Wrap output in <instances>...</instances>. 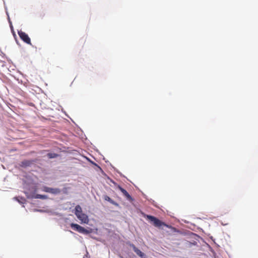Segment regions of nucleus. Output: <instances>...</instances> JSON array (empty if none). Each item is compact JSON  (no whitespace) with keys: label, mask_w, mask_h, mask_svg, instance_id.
Masks as SVG:
<instances>
[{"label":"nucleus","mask_w":258,"mask_h":258,"mask_svg":"<svg viewBox=\"0 0 258 258\" xmlns=\"http://www.w3.org/2000/svg\"><path fill=\"white\" fill-rule=\"evenodd\" d=\"M146 219L150 221V222L155 226L158 228H161L163 226L168 227V226L164 222L161 221L155 217L151 215H147L145 216Z\"/></svg>","instance_id":"f257e3e1"},{"label":"nucleus","mask_w":258,"mask_h":258,"mask_svg":"<svg viewBox=\"0 0 258 258\" xmlns=\"http://www.w3.org/2000/svg\"><path fill=\"white\" fill-rule=\"evenodd\" d=\"M71 227L72 228H73L74 230L83 234H88L89 233V231L84 228V227L81 226L80 225L75 224V223H71Z\"/></svg>","instance_id":"f03ea898"},{"label":"nucleus","mask_w":258,"mask_h":258,"mask_svg":"<svg viewBox=\"0 0 258 258\" xmlns=\"http://www.w3.org/2000/svg\"><path fill=\"white\" fill-rule=\"evenodd\" d=\"M18 35L24 42L28 44H31L30 38L25 32L19 31H18Z\"/></svg>","instance_id":"7ed1b4c3"},{"label":"nucleus","mask_w":258,"mask_h":258,"mask_svg":"<svg viewBox=\"0 0 258 258\" xmlns=\"http://www.w3.org/2000/svg\"><path fill=\"white\" fill-rule=\"evenodd\" d=\"M43 191L55 195L58 194L60 192V190L58 188H53L47 186H44L43 187Z\"/></svg>","instance_id":"20e7f679"},{"label":"nucleus","mask_w":258,"mask_h":258,"mask_svg":"<svg viewBox=\"0 0 258 258\" xmlns=\"http://www.w3.org/2000/svg\"><path fill=\"white\" fill-rule=\"evenodd\" d=\"M77 218L84 223H88L89 221L87 215L84 213H81L79 215L77 214Z\"/></svg>","instance_id":"39448f33"},{"label":"nucleus","mask_w":258,"mask_h":258,"mask_svg":"<svg viewBox=\"0 0 258 258\" xmlns=\"http://www.w3.org/2000/svg\"><path fill=\"white\" fill-rule=\"evenodd\" d=\"M130 246L133 248L134 251L136 253V254L143 258L145 257V254L142 252L140 249H139L136 246L133 244H130Z\"/></svg>","instance_id":"423d86ee"},{"label":"nucleus","mask_w":258,"mask_h":258,"mask_svg":"<svg viewBox=\"0 0 258 258\" xmlns=\"http://www.w3.org/2000/svg\"><path fill=\"white\" fill-rule=\"evenodd\" d=\"M118 189L120 190V191L123 194V195L126 198V199L128 200H132V197L130 195V194L127 192V191L121 187L120 186H118Z\"/></svg>","instance_id":"0eeeda50"},{"label":"nucleus","mask_w":258,"mask_h":258,"mask_svg":"<svg viewBox=\"0 0 258 258\" xmlns=\"http://www.w3.org/2000/svg\"><path fill=\"white\" fill-rule=\"evenodd\" d=\"M33 163V161L31 160H24L21 162V166L23 167L30 166Z\"/></svg>","instance_id":"6e6552de"},{"label":"nucleus","mask_w":258,"mask_h":258,"mask_svg":"<svg viewBox=\"0 0 258 258\" xmlns=\"http://www.w3.org/2000/svg\"><path fill=\"white\" fill-rule=\"evenodd\" d=\"M82 213V208L81 207V206L80 205L76 206L75 207V214L76 216H77V214L79 215Z\"/></svg>","instance_id":"1a4fd4ad"},{"label":"nucleus","mask_w":258,"mask_h":258,"mask_svg":"<svg viewBox=\"0 0 258 258\" xmlns=\"http://www.w3.org/2000/svg\"><path fill=\"white\" fill-rule=\"evenodd\" d=\"M47 155L49 158H54L57 157L58 156V154H57L56 153H48Z\"/></svg>","instance_id":"9d476101"},{"label":"nucleus","mask_w":258,"mask_h":258,"mask_svg":"<svg viewBox=\"0 0 258 258\" xmlns=\"http://www.w3.org/2000/svg\"><path fill=\"white\" fill-rule=\"evenodd\" d=\"M37 198L41 199H46L47 198V196L42 195H37Z\"/></svg>","instance_id":"9b49d317"},{"label":"nucleus","mask_w":258,"mask_h":258,"mask_svg":"<svg viewBox=\"0 0 258 258\" xmlns=\"http://www.w3.org/2000/svg\"><path fill=\"white\" fill-rule=\"evenodd\" d=\"M105 200H106V201H108L110 202H112V200L108 196H106L105 197Z\"/></svg>","instance_id":"f8f14e48"}]
</instances>
